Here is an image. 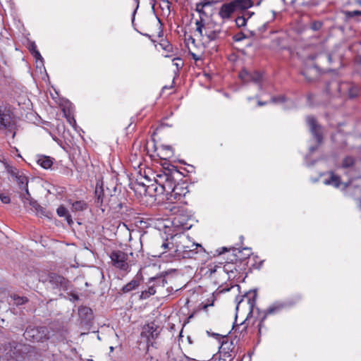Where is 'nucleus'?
Returning a JSON list of instances; mask_svg holds the SVG:
<instances>
[{"label":"nucleus","instance_id":"obj_61","mask_svg":"<svg viewBox=\"0 0 361 361\" xmlns=\"http://www.w3.org/2000/svg\"><path fill=\"white\" fill-rule=\"evenodd\" d=\"M283 1H285V0H282Z\"/></svg>","mask_w":361,"mask_h":361},{"label":"nucleus","instance_id":"obj_12","mask_svg":"<svg viewBox=\"0 0 361 361\" xmlns=\"http://www.w3.org/2000/svg\"><path fill=\"white\" fill-rule=\"evenodd\" d=\"M235 11H237L232 1H231L229 3L224 4L221 6L219 11V16L224 20H228Z\"/></svg>","mask_w":361,"mask_h":361},{"label":"nucleus","instance_id":"obj_24","mask_svg":"<svg viewBox=\"0 0 361 361\" xmlns=\"http://www.w3.org/2000/svg\"><path fill=\"white\" fill-rule=\"evenodd\" d=\"M140 285V281L137 279H133L129 283H128L126 285H125L121 290L123 293H129L133 290H135Z\"/></svg>","mask_w":361,"mask_h":361},{"label":"nucleus","instance_id":"obj_30","mask_svg":"<svg viewBox=\"0 0 361 361\" xmlns=\"http://www.w3.org/2000/svg\"><path fill=\"white\" fill-rule=\"evenodd\" d=\"M359 87L356 85H352L348 89V97L350 98H355L359 94Z\"/></svg>","mask_w":361,"mask_h":361},{"label":"nucleus","instance_id":"obj_19","mask_svg":"<svg viewBox=\"0 0 361 361\" xmlns=\"http://www.w3.org/2000/svg\"><path fill=\"white\" fill-rule=\"evenodd\" d=\"M231 1L236 11L245 10L252 7L250 0H233Z\"/></svg>","mask_w":361,"mask_h":361},{"label":"nucleus","instance_id":"obj_28","mask_svg":"<svg viewBox=\"0 0 361 361\" xmlns=\"http://www.w3.org/2000/svg\"><path fill=\"white\" fill-rule=\"evenodd\" d=\"M360 9L353 11H343L344 16L346 19H351L361 16V7H358Z\"/></svg>","mask_w":361,"mask_h":361},{"label":"nucleus","instance_id":"obj_39","mask_svg":"<svg viewBox=\"0 0 361 361\" xmlns=\"http://www.w3.org/2000/svg\"><path fill=\"white\" fill-rule=\"evenodd\" d=\"M245 35L243 32H239L236 35H235L233 36V39L235 41V42H240V41H242L243 39H244L245 38Z\"/></svg>","mask_w":361,"mask_h":361},{"label":"nucleus","instance_id":"obj_37","mask_svg":"<svg viewBox=\"0 0 361 361\" xmlns=\"http://www.w3.org/2000/svg\"><path fill=\"white\" fill-rule=\"evenodd\" d=\"M347 4L350 6L361 7V0H348Z\"/></svg>","mask_w":361,"mask_h":361},{"label":"nucleus","instance_id":"obj_45","mask_svg":"<svg viewBox=\"0 0 361 361\" xmlns=\"http://www.w3.org/2000/svg\"><path fill=\"white\" fill-rule=\"evenodd\" d=\"M355 63L361 66V55H357L355 59Z\"/></svg>","mask_w":361,"mask_h":361},{"label":"nucleus","instance_id":"obj_34","mask_svg":"<svg viewBox=\"0 0 361 361\" xmlns=\"http://www.w3.org/2000/svg\"><path fill=\"white\" fill-rule=\"evenodd\" d=\"M173 245V243H170L168 240H166L164 241L161 245V248L162 251L160 252V254H164L167 252V250L171 249L170 245Z\"/></svg>","mask_w":361,"mask_h":361},{"label":"nucleus","instance_id":"obj_32","mask_svg":"<svg viewBox=\"0 0 361 361\" xmlns=\"http://www.w3.org/2000/svg\"><path fill=\"white\" fill-rule=\"evenodd\" d=\"M247 21V18L245 17V15H243L236 18L235 24L238 27H244L246 25Z\"/></svg>","mask_w":361,"mask_h":361},{"label":"nucleus","instance_id":"obj_31","mask_svg":"<svg viewBox=\"0 0 361 361\" xmlns=\"http://www.w3.org/2000/svg\"><path fill=\"white\" fill-rule=\"evenodd\" d=\"M30 51L37 59H42L40 53L37 50V46L35 42L31 43L30 46Z\"/></svg>","mask_w":361,"mask_h":361},{"label":"nucleus","instance_id":"obj_35","mask_svg":"<svg viewBox=\"0 0 361 361\" xmlns=\"http://www.w3.org/2000/svg\"><path fill=\"white\" fill-rule=\"evenodd\" d=\"M323 23L321 21H314L310 25V28L314 31L319 30L322 27Z\"/></svg>","mask_w":361,"mask_h":361},{"label":"nucleus","instance_id":"obj_59","mask_svg":"<svg viewBox=\"0 0 361 361\" xmlns=\"http://www.w3.org/2000/svg\"><path fill=\"white\" fill-rule=\"evenodd\" d=\"M190 39H192V42H195V39H192V37H190Z\"/></svg>","mask_w":361,"mask_h":361},{"label":"nucleus","instance_id":"obj_56","mask_svg":"<svg viewBox=\"0 0 361 361\" xmlns=\"http://www.w3.org/2000/svg\"><path fill=\"white\" fill-rule=\"evenodd\" d=\"M358 205H359V207H360V209H361V200H359V202H358Z\"/></svg>","mask_w":361,"mask_h":361},{"label":"nucleus","instance_id":"obj_10","mask_svg":"<svg viewBox=\"0 0 361 361\" xmlns=\"http://www.w3.org/2000/svg\"><path fill=\"white\" fill-rule=\"evenodd\" d=\"M68 282V280L62 276L56 274L49 275V283L53 289L59 290H66Z\"/></svg>","mask_w":361,"mask_h":361},{"label":"nucleus","instance_id":"obj_25","mask_svg":"<svg viewBox=\"0 0 361 361\" xmlns=\"http://www.w3.org/2000/svg\"><path fill=\"white\" fill-rule=\"evenodd\" d=\"M144 333L147 334V337H151L152 338L157 337L159 334L157 326H155L154 324H148L147 327L145 328Z\"/></svg>","mask_w":361,"mask_h":361},{"label":"nucleus","instance_id":"obj_16","mask_svg":"<svg viewBox=\"0 0 361 361\" xmlns=\"http://www.w3.org/2000/svg\"><path fill=\"white\" fill-rule=\"evenodd\" d=\"M324 183L325 185H331L335 188H338L341 184V178L334 172H330L329 177L324 180Z\"/></svg>","mask_w":361,"mask_h":361},{"label":"nucleus","instance_id":"obj_2","mask_svg":"<svg viewBox=\"0 0 361 361\" xmlns=\"http://www.w3.org/2000/svg\"><path fill=\"white\" fill-rule=\"evenodd\" d=\"M204 250L200 244L190 243L187 237H183L176 245L175 252L183 258H193L195 255Z\"/></svg>","mask_w":361,"mask_h":361},{"label":"nucleus","instance_id":"obj_51","mask_svg":"<svg viewBox=\"0 0 361 361\" xmlns=\"http://www.w3.org/2000/svg\"><path fill=\"white\" fill-rule=\"evenodd\" d=\"M267 104V102H258V105L259 106H264Z\"/></svg>","mask_w":361,"mask_h":361},{"label":"nucleus","instance_id":"obj_8","mask_svg":"<svg viewBox=\"0 0 361 361\" xmlns=\"http://www.w3.org/2000/svg\"><path fill=\"white\" fill-rule=\"evenodd\" d=\"M166 195V200L169 203L182 202L183 199L188 193V190L183 184H177L172 188Z\"/></svg>","mask_w":361,"mask_h":361},{"label":"nucleus","instance_id":"obj_40","mask_svg":"<svg viewBox=\"0 0 361 361\" xmlns=\"http://www.w3.org/2000/svg\"><path fill=\"white\" fill-rule=\"evenodd\" d=\"M0 200L4 204H8L11 201L9 196L4 194L0 195Z\"/></svg>","mask_w":361,"mask_h":361},{"label":"nucleus","instance_id":"obj_55","mask_svg":"<svg viewBox=\"0 0 361 361\" xmlns=\"http://www.w3.org/2000/svg\"><path fill=\"white\" fill-rule=\"evenodd\" d=\"M266 29V24H264L262 26V30H264Z\"/></svg>","mask_w":361,"mask_h":361},{"label":"nucleus","instance_id":"obj_11","mask_svg":"<svg viewBox=\"0 0 361 361\" xmlns=\"http://www.w3.org/2000/svg\"><path fill=\"white\" fill-rule=\"evenodd\" d=\"M286 307V304L284 303V302H274L271 306H269L267 309L264 317L262 318V319L259 322V323L258 324L259 334H261V329H262V322H263L264 319H265L266 316L267 314H273L279 313L282 310H283Z\"/></svg>","mask_w":361,"mask_h":361},{"label":"nucleus","instance_id":"obj_33","mask_svg":"<svg viewBox=\"0 0 361 361\" xmlns=\"http://www.w3.org/2000/svg\"><path fill=\"white\" fill-rule=\"evenodd\" d=\"M13 299L15 302V304L17 305L25 304L27 302V298L25 297H20L18 295H14L13 296Z\"/></svg>","mask_w":361,"mask_h":361},{"label":"nucleus","instance_id":"obj_21","mask_svg":"<svg viewBox=\"0 0 361 361\" xmlns=\"http://www.w3.org/2000/svg\"><path fill=\"white\" fill-rule=\"evenodd\" d=\"M56 213L58 216L61 217H65L67 223L69 225H71L73 223L71 216L69 214L68 211L64 206H59L56 209Z\"/></svg>","mask_w":361,"mask_h":361},{"label":"nucleus","instance_id":"obj_47","mask_svg":"<svg viewBox=\"0 0 361 361\" xmlns=\"http://www.w3.org/2000/svg\"><path fill=\"white\" fill-rule=\"evenodd\" d=\"M302 75L306 78V79H307L308 81H312V79L307 77V71H302Z\"/></svg>","mask_w":361,"mask_h":361},{"label":"nucleus","instance_id":"obj_14","mask_svg":"<svg viewBox=\"0 0 361 361\" xmlns=\"http://www.w3.org/2000/svg\"><path fill=\"white\" fill-rule=\"evenodd\" d=\"M239 77L245 82L252 81L255 83H259L262 78V74L259 72L248 73L246 71L240 72Z\"/></svg>","mask_w":361,"mask_h":361},{"label":"nucleus","instance_id":"obj_7","mask_svg":"<svg viewBox=\"0 0 361 361\" xmlns=\"http://www.w3.org/2000/svg\"><path fill=\"white\" fill-rule=\"evenodd\" d=\"M223 341L219 347V352L223 355L224 361H232L235 356V345L233 341L229 340L228 338L222 337Z\"/></svg>","mask_w":361,"mask_h":361},{"label":"nucleus","instance_id":"obj_15","mask_svg":"<svg viewBox=\"0 0 361 361\" xmlns=\"http://www.w3.org/2000/svg\"><path fill=\"white\" fill-rule=\"evenodd\" d=\"M95 204L96 207L100 208L102 212H104L105 208H103V206H105L106 203V195L104 194L103 188L101 187L99 189L98 187H96L95 190Z\"/></svg>","mask_w":361,"mask_h":361},{"label":"nucleus","instance_id":"obj_42","mask_svg":"<svg viewBox=\"0 0 361 361\" xmlns=\"http://www.w3.org/2000/svg\"><path fill=\"white\" fill-rule=\"evenodd\" d=\"M223 355L219 353V352L215 355H213L210 361H224L222 360Z\"/></svg>","mask_w":361,"mask_h":361},{"label":"nucleus","instance_id":"obj_23","mask_svg":"<svg viewBox=\"0 0 361 361\" xmlns=\"http://www.w3.org/2000/svg\"><path fill=\"white\" fill-rule=\"evenodd\" d=\"M246 300L247 305H248V307L250 309V311L251 312L252 306H253V301L250 298H249L247 296H238L235 298V301L237 302L236 305V311L238 312L239 310L240 306L241 304L244 303V302Z\"/></svg>","mask_w":361,"mask_h":361},{"label":"nucleus","instance_id":"obj_17","mask_svg":"<svg viewBox=\"0 0 361 361\" xmlns=\"http://www.w3.org/2000/svg\"><path fill=\"white\" fill-rule=\"evenodd\" d=\"M217 2L218 1L215 0H201L200 2L196 4V11L200 14L205 16L206 13L204 11V8L208 6H212Z\"/></svg>","mask_w":361,"mask_h":361},{"label":"nucleus","instance_id":"obj_22","mask_svg":"<svg viewBox=\"0 0 361 361\" xmlns=\"http://www.w3.org/2000/svg\"><path fill=\"white\" fill-rule=\"evenodd\" d=\"M37 163L43 169H48L51 168L53 164V159L50 157L40 156L37 159Z\"/></svg>","mask_w":361,"mask_h":361},{"label":"nucleus","instance_id":"obj_58","mask_svg":"<svg viewBox=\"0 0 361 361\" xmlns=\"http://www.w3.org/2000/svg\"><path fill=\"white\" fill-rule=\"evenodd\" d=\"M193 55V59H195V60H197L198 59L196 58L195 55V54H192Z\"/></svg>","mask_w":361,"mask_h":361},{"label":"nucleus","instance_id":"obj_54","mask_svg":"<svg viewBox=\"0 0 361 361\" xmlns=\"http://www.w3.org/2000/svg\"><path fill=\"white\" fill-rule=\"evenodd\" d=\"M315 149H316V147H310V151H311V152H313V151H314Z\"/></svg>","mask_w":361,"mask_h":361},{"label":"nucleus","instance_id":"obj_36","mask_svg":"<svg viewBox=\"0 0 361 361\" xmlns=\"http://www.w3.org/2000/svg\"><path fill=\"white\" fill-rule=\"evenodd\" d=\"M173 65L177 68L178 70L182 68L183 66V62L180 58H175L173 59Z\"/></svg>","mask_w":361,"mask_h":361},{"label":"nucleus","instance_id":"obj_3","mask_svg":"<svg viewBox=\"0 0 361 361\" xmlns=\"http://www.w3.org/2000/svg\"><path fill=\"white\" fill-rule=\"evenodd\" d=\"M155 182L157 186L154 190L158 194L166 195L172 188L176 185V180L172 173L162 172L158 173L155 178Z\"/></svg>","mask_w":361,"mask_h":361},{"label":"nucleus","instance_id":"obj_57","mask_svg":"<svg viewBox=\"0 0 361 361\" xmlns=\"http://www.w3.org/2000/svg\"><path fill=\"white\" fill-rule=\"evenodd\" d=\"M114 350V347L111 346L110 347V351L112 352Z\"/></svg>","mask_w":361,"mask_h":361},{"label":"nucleus","instance_id":"obj_48","mask_svg":"<svg viewBox=\"0 0 361 361\" xmlns=\"http://www.w3.org/2000/svg\"><path fill=\"white\" fill-rule=\"evenodd\" d=\"M68 121H69L70 124H71L73 126L75 124V120L73 118H69Z\"/></svg>","mask_w":361,"mask_h":361},{"label":"nucleus","instance_id":"obj_26","mask_svg":"<svg viewBox=\"0 0 361 361\" xmlns=\"http://www.w3.org/2000/svg\"><path fill=\"white\" fill-rule=\"evenodd\" d=\"M156 293V289L154 284H152L149 286L147 290H143L141 292L140 298L141 300H145L149 298L151 295H153Z\"/></svg>","mask_w":361,"mask_h":361},{"label":"nucleus","instance_id":"obj_6","mask_svg":"<svg viewBox=\"0 0 361 361\" xmlns=\"http://www.w3.org/2000/svg\"><path fill=\"white\" fill-rule=\"evenodd\" d=\"M47 327L29 326L26 329L23 336L26 340L32 342H43L49 338Z\"/></svg>","mask_w":361,"mask_h":361},{"label":"nucleus","instance_id":"obj_53","mask_svg":"<svg viewBox=\"0 0 361 361\" xmlns=\"http://www.w3.org/2000/svg\"><path fill=\"white\" fill-rule=\"evenodd\" d=\"M137 3V7L136 9L139 7V0H135Z\"/></svg>","mask_w":361,"mask_h":361},{"label":"nucleus","instance_id":"obj_50","mask_svg":"<svg viewBox=\"0 0 361 361\" xmlns=\"http://www.w3.org/2000/svg\"><path fill=\"white\" fill-rule=\"evenodd\" d=\"M212 336H214V337H215L216 338H219H219L221 337V336L219 334H215V333L212 334Z\"/></svg>","mask_w":361,"mask_h":361},{"label":"nucleus","instance_id":"obj_49","mask_svg":"<svg viewBox=\"0 0 361 361\" xmlns=\"http://www.w3.org/2000/svg\"><path fill=\"white\" fill-rule=\"evenodd\" d=\"M221 249L222 250H221V251H220V252H219V255H221V254H222V253H224V252H226V251H227V250H227V247H221Z\"/></svg>","mask_w":361,"mask_h":361},{"label":"nucleus","instance_id":"obj_27","mask_svg":"<svg viewBox=\"0 0 361 361\" xmlns=\"http://www.w3.org/2000/svg\"><path fill=\"white\" fill-rule=\"evenodd\" d=\"M355 162V159L354 157L348 156L343 159L341 167L343 169L351 168L354 166Z\"/></svg>","mask_w":361,"mask_h":361},{"label":"nucleus","instance_id":"obj_60","mask_svg":"<svg viewBox=\"0 0 361 361\" xmlns=\"http://www.w3.org/2000/svg\"><path fill=\"white\" fill-rule=\"evenodd\" d=\"M74 298H75V299H78V298L77 295H75Z\"/></svg>","mask_w":361,"mask_h":361},{"label":"nucleus","instance_id":"obj_29","mask_svg":"<svg viewBox=\"0 0 361 361\" xmlns=\"http://www.w3.org/2000/svg\"><path fill=\"white\" fill-rule=\"evenodd\" d=\"M149 283L154 284L155 288L157 286L164 287L166 283V281L164 277L162 276L154 277L149 279Z\"/></svg>","mask_w":361,"mask_h":361},{"label":"nucleus","instance_id":"obj_1","mask_svg":"<svg viewBox=\"0 0 361 361\" xmlns=\"http://www.w3.org/2000/svg\"><path fill=\"white\" fill-rule=\"evenodd\" d=\"M196 31L200 33L201 37H205L208 42L213 41H222L228 36V32L223 30L221 26L210 22L204 23L201 18L195 23Z\"/></svg>","mask_w":361,"mask_h":361},{"label":"nucleus","instance_id":"obj_38","mask_svg":"<svg viewBox=\"0 0 361 361\" xmlns=\"http://www.w3.org/2000/svg\"><path fill=\"white\" fill-rule=\"evenodd\" d=\"M233 267H234V264L233 263H226L224 266V269L227 273H229V272L233 273Z\"/></svg>","mask_w":361,"mask_h":361},{"label":"nucleus","instance_id":"obj_4","mask_svg":"<svg viewBox=\"0 0 361 361\" xmlns=\"http://www.w3.org/2000/svg\"><path fill=\"white\" fill-rule=\"evenodd\" d=\"M16 122L12 112L6 109L0 108V130L13 133L16 135Z\"/></svg>","mask_w":361,"mask_h":361},{"label":"nucleus","instance_id":"obj_9","mask_svg":"<svg viewBox=\"0 0 361 361\" xmlns=\"http://www.w3.org/2000/svg\"><path fill=\"white\" fill-rule=\"evenodd\" d=\"M306 121L312 135L315 137L317 142L320 144L323 139L321 126L317 123L316 119L312 116H308Z\"/></svg>","mask_w":361,"mask_h":361},{"label":"nucleus","instance_id":"obj_43","mask_svg":"<svg viewBox=\"0 0 361 361\" xmlns=\"http://www.w3.org/2000/svg\"><path fill=\"white\" fill-rule=\"evenodd\" d=\"M79 312H80V314L81 313H85V314H88V313H91L92 310L91 309L88 308V307H82L79 310Z\"/></svg>","mask_w":361,"mask_h":361},{"label":"nucleus","instance_id":"obj_46","mask_svg":"<svg viewBox=\"0 0 361 361\" xmlns=\"http://www.w3.org/2000/svg\"><path fill=\"white\" fill-rule=\"evenodd\" d=\"M254 14L253 12H247L244 15H245V17L247 18V20Z\"/></svg>","mask_w":361,"mask_h":361},{"label":"nucleus","instance_id":"obj_52","mask_svg":"<svg viewBox=\"0 0 361 361\" xmlns=\"http://www.w3.org/2000/svg\"><path fill=\"white\" fill-rule=\"evenodd\" d=\"M116 199V197L111 195V200L110 201L115 200Z\"/></svg>","mask_w":361,"mask_h":361},{"label":"nucleus","instance_id":"obj_5","mask_svg":"<svg viewBox=\"0 0 361 361\" xmlns=\"http://www.w3.org/2000/svg\"><path fill=\"white\" fill-rule=\"evenodd\" d=\"M109 257L114 267L123 271H129L130 265L127 253L120 250H116L110 253Z\"/></svg>","mask_w":361,"mask_h":361},{"label":"nucleus","instance_id":"obj_18","mask_svg":"<svg viewBox=\"0 0 361 361\" xmlns=\"http://www.w3.org/2000/svg\"><path fill=\"white\" fill-rule=\"evenodd\" d=\"M71 204V211L73 212H83L87 209V204L84 200H78L75 202L69 201Z\"/></svg>","mask_w":361,"mask_h":361},{"label":"nucleus","instance_id":"obj_41","mask_svg":"<svg viewBox=\"0 0 361 361\" xmlns=\"http://www.w3.org/2000/svg\"><path fill=\"white\" fill-rule=\"evenodd\" d=\"M285 100H286V98L284 96L275 97L271 99V101L274 103L283 102H285Z\"/></svg>","mask_w":361,"mask_h":361},{"label":"nucleus","instance_id":"obj_13","mask_svg":"<svg viewBox=\"0 0 361 361\" xmlns=\"http://www.w3.org/2000/svg\"><path fill=\"white\" fill-rule=\"evenodd\" d=\"M25 193L20 195V198L24 203V204H28L32 207V208L35 209V210L37 212H42L43 208L37 203V202L33 200L31 197L30 193L29 192L28 188L23 190Z\"/></svg>","mask_w":361,"mask_h":361},{"label":"nucleus","instance_id":"obj_44","mask_svg":"<svg viewBox=\"0 0 361 361\" xmlns=\"http://www.w3.org/2000/svg\"><path fill=\"white\" fill-rule=\"evenodd\" d=\"M250 2H251V6H253L255 5L259 6L261 4L262 0H250Z\"/></svg>","mask_w":361,"mask_h":361},{"label":"nucleus","instance_id":"obj_20","mask_svg":"<svg viewBox=\"0 0 361 361\" xmlns=\"http://www.w3.org/2000/svg\"><path fill=\"white\" fill-rule=\"evenodd\" d=\"M13 175L16 176L17 183L22 190L28 188V179L25 175L20 173L19 172L13 173Z\"/></svg>","mask_w":361,"mask_h":361}]
</instances>
